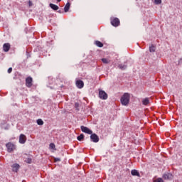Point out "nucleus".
<instances>
[{
    "mask_svg": "<svg viewBox=\"0 0 182 182\" xmlns=\"http://www.w3.org/2000/svg\"><path fill=\"white\" fill-rule=\"evenodd\" d=\"M130 102V94L125 92L121 97V103L123 106H127Z\"/></svg>",
    "mask_w": 182,
    "mask_h": 182,
    "instance_id": "nucleus-1",
    "label": "nucleus"
},
{
    "mask_svg": "<svg viewBox=\"0 0 182 182\" xmlns=\"http://www.w3.org/2000/svg\"><path fill=\"white\" fill-rule=\"evenodd\" d=\"M110 22L111 25H112V26H114L115 28H117V26H120V20L117 17H111Z\"/></svg>",
    "mask_w": 182,
    "mask_h": 182,
    "instance_id": "nucleus-2",
    "label": "nucleus"
},
{
    "mask_svg": "<svg viewBox=\"0 0 182 182\" xmlns=\"http://www.w3.org/2000/svg\"><path fill=\"white\" fill-rule=\"evenodd\" d=\"M6 147L9 153H12L14 150H16V145L14 144L12 142L7 143Z\"/></svg>",
    "mask_w": 182,
    "mask_h": 182,
    "instance_id": "nucleus-3",
    "label": "nucleus"
},
{
    "mask_svg": "<svg viewBox=\"0 0 182 182\" xmlns=\"http://www.w3.org/2000/svg\"><path fill=\"white\" fill-rule=\"evenodd\" d=\"M99 97L102 100H106L107 99V93L104 90H99Z\"/></svg>",
    "mask_w": 182,
    "mask_h": 182,
    "instance_id": "nucleus-4",
    "label": "nucleus"
},
{
    "mask_svg": "<svg viewBox=\"0 0 182 182\" xmlns=\"http://www.w3.org/2000/svg\"><path fill=\"white\" fill-rule=\"evenodd\" d=\"M80 129L83 133H87V134H92L93 133V131L90 130V129L87 127L81 126Z\"/></svg>",
    "mask_w": 182,
    "mask_h": 182,
    "instance_id": "nucleus-5",
    "label": "nucleus"
},
{
    "mask_svg": "<svg viewBox=\"0 0 182 182\" xmlns=\"http://www.w3.org/2000/svg\"><path fill=\"white\" fill-rule=\"evenodd\" d=\"M90 139L93 143H99V136L96 134H91Z\"/></svg>",
    "mask_w": 182,
    "mask_h": 182,
    "instance_id": "nucleus-6",
    "label": "nucleus"
},
{
    "mask_svg": "<svg viewBox=\"0 0 182 182\" xmlns=\"http://www.w3.org/2000/svg\"><path fill=\"white\" fill-rule=\"evenodd\" d=\"M32 82H33V80L32 79L31 77H28L26 79V86H27V87H32Z\"/></svg>",
    "mask_w": 182,
    "mask_h": 182,
    "instance_id": "nucleus-7",
    "label": "nucleus"
},
{
    "mask_svg": "<svg viewBox=\"0 0 182 182\" xmlns=\"http://www.w3.org/2000/svg\"><path fill=\"white\" fill-rule=\"evenodd\" d=\"M19 143L21 144H25V143H26V136H25V134H20Z\"/></svg>",
    "mask_w": 182,
    "mask_h": 182,
    "instance_id": "nucleus-8",
    "label": "nucleus"
},
{
    "mask_svg": "<svg viewBox=\"0 0 182 182\" xmlns=\"http://www.w3.org/2000/svg\"><path fill=\"white\" fill-rule=\"evenodd\" d=\"M75 85L78 89H82L85 86V83L80 80H77L75 82Z\"/></svg>",
    "mask_w": 182,
    "mask_h": 182,
    "instance_id": "nucleus-9",
    "label": "nucleus"
},
{
    "mask_svg": "<svg viewBox=\"0 0 182 182\" xmlns=\"http://www.w3.org/2000/svg\"><path fill=\"white\" fill-rule=\"evenodd\" d=\"M163 178L164 180H172L173 178V174L170 173H166L163 175Z\"/></svg>",
    "mask_w": 182,
    "mask_h": 182,
    "instance_id": "nucleus-10",
    "label": "nucleus"
},
{
    "mask_svg": "<svg viewBox=\"0 0 182 182\" xmlns=\"http://www.w3.org/2000/svg\"><path fill=\"white\" fill-rule=\"evenodd\" d=\"M9 49H11V44L9 43H6L3 46V50L4 52H9Z\"/></svg>",
    "mask_w": 182,
    "mask_h": 182,
    "instance_id": "nucleus-11",
    "label": "nucleus"
},
{
    "mask_svg": "<svg viewBox=\"0 0 182 182\" xmlns=\"http://www.w3.org/2000/svg\"><path fill=\"white\" fill-rule=\"evenodd\" d=\"M13 171L15 173H18V170H19V164H14L11 166Z\"/></svg>",
    "mask_w": 182,
    "mask_h": 182,
    "instance_id": "nucleus-12",
    "label": "nucleus"
},
{
    "mask_svg": "<svg viewBox=\"0 0 182 182\" xmlns=\"http://www.w3.org/2000/svg\"><path fill=\"white\" fill-rule=\"evenodd\" d=\"M132 176H136V177H140V173H139V171L136 169H133L131 171Z\"/></svg>",
    "mask_w": 182,
    "mask_h": 182,
    "instance_id": "nucleus-13",
    "label": "nucleus"
},
{
    "mask_svg": "<svg viewBox=\"0 0 182 182\" xmlns=\"http://www.w3.org/2000/svg\"><path fill=\"white\" fill-rule=\"evenodd\" d=\"M50 7L51 9H53V11H58V9H59V6L53 4H50Z\"/></svg>",
    "mask_w": 182,
    "mask_h": 182,
    "instance_id": "nucleus-14",
    "label": "nucleus"
},
{
    "mask_svg": "<svg viewBox=\"0 0 182 182\" xmlns=\"http://www.w3.org/2000/svg\"><path fill=\"white\" fill-rule=\"evenodd\" d=\"M70 9V3L68 2L64 7L65 12H69V9Z\"/></svg>",
    "mask_w": 182,
    "mask_h": 182,
    "instance_id": "nucleus-15",
    "label": "nucleus"
},
{
    "mask_svg": "<svg viewBox=\"0 0 182 182\" xmlns=\"http://www.w3.org/2000/svg\"><path fill=\"white\" fill-rule=\"evenodd\" d=\"M118 68L119 69H121V70H126L127 68V65H126V64H119L118 65Z\"/></svg>",
    "mask_w": 182,
    "mask_h": 182,
    "instance_id": "nucleus-16",
    "label": "nucleus"
},
{
    "mask_svg": "<svg viewBox=\"0 0 182 182\" xmlns=\"http://www.w3.org/2000/svg\"><path fill=\"white\" fill-rule=\"evenodd\" d=\"M77 139L78 141H83L85 140V135L83 134H80L77 137Z\"/></svg>",
    "mask_w": 182,
    "mask_h": 182,
    "instance_id": "nucleus-17",
    "label": "nucleus"
},
{
    "mask_svg": "<svg viewBox=\"0 0 182 182\" xmlns=\"http://www.w3.org/2000/svg\"><path fill=\"white\" fill-rule=\"evenodd\" d=\"M149 103H150L149 98H145L142 100V105H144V106H147Z\"/></svg>",
    "mask_w": 182,
    "mask_h": 182,
    "instance_id": "nucleus-18",
    "label": "nucleus"
},
{
    "mask_svg": "<svg viewBox=\"0 0 182 182\" xmlns=\"http://www.w3.org/2000/svg\"><path fill=\"white\" fill-rule=\"evenodd\" d=\"M101 60L103 63H105L106 65L110 63V59L109 58H102Z\"/></svg>",
    "mask_w": 182,
    "mask_h": 182,
    "instance_id": "nucleus-19",
    "label": "nucleus"
},
{
    "mask_svg": "<svg viewBox=\"0 0 182 182\" xmlns=\"http://www.w3.org/2000/svg\"><path fill=\"white\" fill-rule=\"evenodd\" d=\"M95 45L97 46H98V48H103V44L102 42L99 41H95Z\"/></svg>",
    "mask_w": 182,
    "mask_h": 182,
    "instance_id": "nucleus-20",
    "label": "nucleus"
},
{
    "mask_svg": "<svg viewBox=\"0 0 182 182\" xmlns=\"http://www.w3.org/2000/svg\"><path fill=\"white\" fill-rule=\"evenodd\" d=\"M37 124H38V126H43V120L38 119L37 120Z\"/></svg>",
    "mask_w": 182,
    "mask_h": 182,
    "instance_id": "nucleus-21",
    "label": "nucleus"
},
{
    "mask_svg": "<svg viewBox=\"0 0 182 182\" xmlns=\"http://www.w3.org/2000/svg\"><path fill=\"white\" fill-rule=\"evenodd\" d=\"M149 52H156V47L154 46H151L149 47Z\"/></svg>",
    "mask_w": 182,
    "mask_h": 182,
    "instance_id": "nucleus-22",
    "label": "nucleus"
},
{
    "mask_svg": "<svg viewBox=\"0 0 182 182\" xmlns=\"http://www.w3.org/2000/svg\"><path fill=\"white\" fill-rule=\"evenodd\" d=\"M154 182H164V181H163V178H158L154 180Z\"/></svg>",
    "mask_w": 182,
    "mask_h": 182,
    "instance_id": "nucleus-23",
    "label": "nucleus"
},
{
    "mask_svg": "<svg viewBox=\"0 0 182 182\" xmlns=\"http://www.w3.org/2000/svg\"><path fill=\"white\" fill-rule=\"evenodd\" d=\"M55 144L53 143L50 144V149L55 150Z\"/></svg>",
    "mask_w": 182,
    "mask_h": 182,
    "instance_id": "nucleus-24",
    "label": "nucleus"
},
{
    "mask_svg": "<svg viewBox=\"0 0 182 182\" xmlns=\"http://www.w3.org/2000/svg\"><path fill=\"white\" fill-rule=\"evenodd\" d=\"M155 4L156 5H160V4H161V0H155Z\"/></svg>",
    "mask_w": 182,
    "mask_h": 182,
    "instance_id": "nucleus-25",
    "label": "nucleus"
},
{
    "mask_svg": "<svg viewBox=\"0 0 182 182\" xmlns=\"http://www.w3.org/2000/svg\"><path fill=\"white\" fill-rule=\"evenodd\" d=\"M54 161L55 162L60 161V158H55Z\"/></svg>",
    "mask_w": 182,
    "mask_h": 182,
    "instance_id": "nucleus-26",
    "label": "nucleus"
},
{
    "mask_svg": "<svg viewBox=\"0 0 182 182\" xmlns=\"http://www.w3.org/2000/svg\"><path fill=\"white\" fill-rule=\"evenodd\" d=\"M8 73H12V68L8 69Z\"/></svg>",
    "mask_w": 182,
    "mask_h": 182,
    "instance_id": "nucleus-27",
    "label": "nucleus"
},
{
    "mask_svg": "<svg viewBox=\"0 0 182 182\" xmlns=\"http://www.w3.org/2000/svg\"><path fill=\"white\" fill-rule=\"evenodd\" d=\"M28 164H31V163H32V159H28Z\"/></svg>",
    "mask_w": 182,
    "mask_h": 182,
    "instance_id": "nucleus-28",
    "label": "nucleus"
},
{
    "mask_svg": "<svg viewBox=\"0 0 182 182\" xmlns=\"http://www.w3.org/2000/svg\"><path fill=\"white\" fill-rule=\"evenodd\" d=\"M28 5H29V6H32V1H28Z\"/></svg>",
    "mask_w": 182,
    "mask_h": 182,
    "instance_id": "nucleus-29",
    "label": "nucleus"
},
{
    "mask_svg": "<svg viewBox=\"0 0 182 182\" xmlns=\"http://www.w3.org/2000/svg\"><path fill=\"white\" fill-rule=\"evenodd\" d=\"M75 107H79V104L78 103H75Z\"/></svg>",
    "mask_w": 182,
    "mask_h": 182,
    "instance_id": "nucleus-30",
    "label": "nucleus"
},
{
    "mask_svg": "<svg viewBox=\"0 0 182 182\" xmlns=\"http://www.w3.org/2000/svg\"><path fill=\"white\" fill-rule=\"evenodd\" d=\"M58 1V2H60V1H62V0H57Z\"/></svg>",
    "mask_w": 182,
    "mask_h": 182,
    "instance_id": "nucleus-31",
    "label": "nucleus"
}]
</instances>
